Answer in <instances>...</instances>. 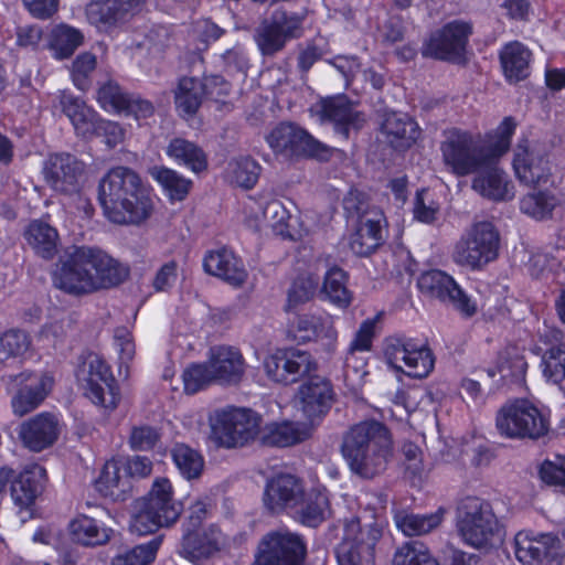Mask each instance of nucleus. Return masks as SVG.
<instances>
[{
	"label": "nucleus",
	"instance_id": "obj_1",
	"mask_svg": "<svg viewBox=\"0 0 565 565\" xmlns=\"http://www.w3.org/2000/svg\"><path fill=\"white\" fill-rule=\"evenodd\" d=\"M127 269L99 248L81 246L70 250L53 274L55 287L83 295L114 287L127 276Z\"/></svg>",
	"mask_w": 565,
	"mask_h": 565
},
{
	"label": "nucleus",
	"instance_id": "obj_2",
	"mask_svg": "<svg viewBox=\"0 0 565 565\" xmlns=\"http://www.w3.org/2000/svg\"><path fill=\"white\" fill-rule=\"evenodd\" d=\"M98 199L106 217L118 224L142 222L153 209L151 193L134 171L124 167L110 170L100 180Z\"/></svg>",
	"mask_w": 565,
	"mask_h": 565
},
{
	"label": "nucleus",
	"instance_id": "obj_3",
	"mask_svg": "<svg viewBox=\"0 0 565 565\" xmlns=\"http://www.w3.org/2000/svg\"><path fill=\"white\" fill-rule=\"evenodd\" d=\"M342 454L353 473L372 479L386 470L393 456L392 436L380 422H361L345 434Z\"/></svg>",
	"mask_w": 565,
	"mask_h": 565
},
{
	"label": "nucleus",
	"instance_id": "obj_4",
	"mask_svg": "<svg viewBox=\"0 0 565 565\" xmlns=\"http://www.w3.org/2000/svg\"><path fill=\"white\" fill-rule=\"evenodd\" d=\"M175 519L173 483L167 478L158 477L148 493L134 501L129 530L137 535H148L169 526Z\"/></svg>",
	"mask_w": 565,
	"mask_h": 565
},
{
	"label": "nucleus",
	"instance_id": "obj_5",
	"mask_svg": "<svg viewBox=\"0 0 565 565\" xmlns=\"http://www.w3.org/2000/svg\"><path fill=\"white\" fill-rule=\"evenodd\" d=\"M75 379L83 395L99 411L110 414L118 407L120 387L102 355L94 352L83 355L75 369Z\"/></svg>",
	"mask_w": 565,
	"mask_h": 565
},
{
	"label": "nucleus",
	"instance_id": "obj_6",
	"mask_svg": "<svg viewBox=\"0 0 565 565\" xmlns=\"http://www.w3.org/2000/svg\"><path fill=\"white\" fill-rule=\"evenodd\" d=\"M457 530L469 546L489 548L502 540V526L489 502L477 497L465 498L457 508Z\"/></svg>",
	"mask_w": 565,
	"mask_h": 565
},
{
	"label": "nucleus",
	"instance_id": "obj_7",
	"mask_svg": "<svg viewBox=\"0 0 565 565\" xmlns=\"http://www.w3.org/2000/svg\"><path fill=\"white\" fill-rule=\"evenodd\" d=\"M500 235L490 222L475 223L456 243L452 259L472 270L482 269L499 255Z\"/></svg>",
	"mask_w": 565,
	"mask_h": 565
},
{
	"label": "nucleus",
	"instance_id": "obj_8",
	"mask_svg": "<svg viewBox=\"0 0 565 565\" xmlns=\"http://www.w3.org/2000/svg\"><path fill=\"white\" fill-rule=\"evenodd\" d=\"M440 152L446 169L457 177L468 175L491 164L483 146H479L470 132L460 129L445 132Z\"/></svg>",
	"mask_w": 565,
	"mask_h": 565
},
{
	"label": "nucleus",
	"instance_id": "obj_9",
	"mask_svg": "<svg viewBox=\"0 0 565 565\" xmlns=\"http://www.w3.org/2000/svg\"><path fill=\"white\" fill-rule=\"evenodd\" d=\"M495 427L507 438L537 439L548 431V420L531 402L515 399L498 411Z\"/></svg>",
	"mask_w": 565,
	"mask_h": 565
},
{
	"label": "nucleus",
	"instance_id": "obj_10",
	"mask_svg": "<svg viewBox=\"0 0 565 565\" xmlns=\"http://www.w3.org/2000/svg\"><path fill=\"white\" fill-rule=\"evenodd\" d=\"M260 417L243 407L216 411L211 424L215 440L226 448L246 445L258 435Z\"/></svg>",
	"mask_w": 565,
	"mask_h": 565
},
{
	"label": "nucleus",
	"instance_id": "obj_11",
	"mask_svg": "<svg viewBox=\"0 0 565 565\" xmlns=\"http://www.w3.org/2000/svg\"><path fill=\"white\" fill-rule=\"evenodd\" d=\"M317 367L318 364L312 354L297 348L276 349L263 361L267 379L285 386L298 383L315 372Z\"/></svg>",
	"mask_w": 565,
	"mask_h": 565
},
{
	"label": "nucleus",
	"instance_id": "obj_12",
	"mask_svg": "<svg viewBox=\"0 0 565 565\" xmlns=\"http://www.w3.org/2000/svg\"><path fill=\"white\" fill-rule=\"evenodd\" d=\"M384 358L395 371H401L409 377H426L434 367L430 350L411 339L388 338L384 343Z\"/></svg>",
	"mask_w": 565,
	"mask_h": 565
},
{
	"label": "nucleus",
	"instance_id": "obj_13",
	"mask_svg": "<svg viewBox=\"0 0 565 565\" xmlns=\"http://www.w3.org/2000/svg\"><path fill=\"white\" fill-rule=\"evenodd\" d=\"M306 552L299 534L280 529L262 537L253 565H301Z\"/></svg>",
	"mask_w": 565,
	"mask_h": 565
},
{
	"label": "nucleus",
	"instance_id": "obj_14",
	"mask_svg": "<svg viewBox=\"0 0 565 565\" xmlns=\"http://www.w3.org/2000/svg\"><path fill=\"white\" fill-rule=\"evenodd\" d=\"M514 554L523 565H565V537L553 533L520 531L514 537Z\"/></svg>",
	"mask_w": 565,
	"mask_h": 565
},
{
	"label": "nucleus",
	"instance_id": "obj_15",
	"mask_svg": "<svg viewBox=\"0 0 565 565\" xmlns=\"http://www.w3.org/2000/svg\"><path fill=\"white\" fill-rule=\"evenodd\" d=\"M287 338L299 344L320 343L328 352H333L338 343L334 317L326 312H306L289 319Z\"/></svg>",
	"mask_w": 565,
	"mask_h": 565
},
{
	"label": "nucleus",
	"instance_id": "obj_16",
	"mask_svg": "<svg viewBox=\"0 0 565 565\" xmlns=\"http://www.w3.org/2000/svg\"><path fill=\"white\" fill-rule=\"evenodd\" d=\"M380 532L371 526L362 527L355 518L344 524L342 541L337 547L339 565H374V546Z\"/></svg>",
	"mask_w": 565,
	"mask_h": 565
},
{
	"label": "nucleus",
	"instance_id": "obj_17",
	"mask_svg": "<svg viewBox=\"0 0 565 565\" xmlns=\"http://www.w3.org/2000/svg\"><path fill=\"white\" fill-rule=\"evenodd\" d=\"M417 285L425 296L452 306L462 315L472 316L477 311L476 302L461 289L452 276L443 270L431 269L423 273Z\"/></svg>",
	"mask_w": 565,
	"mask_h": 565
},
{
	"label": "nucleus",
	"instance_id": "obj_18",
	"mask_svg": "<svg viewBox=\"0 0 565 565\" xmlns=\"http://www.w3.org/2000/svg\"><path fill=\"white\" fill-rule=\"evenodd\" d=\"M470 34V24L450 22L429 35L422 47V54L437 60L460 62Z\"/></svg>",
	"mask_w": 565,
	"mask_h": 565
},
{
	"label": "nucleus",
	"instance_id": "obj_19",
	"mask_svg": "<svg viewBox=\"0 0 565 565\" xmlns=\"http://www.w3.org/2000/svg\"><path fill=\"white\" fill-rule=\"evenodd\" d=\"M310 111L321 122L332 124L335 134L344 140L365 121L364 115L344 95L322 98L311 106Z\"/></svg>",
	"mask_w": 565,
	"mask_h": 565
},
{
	"label": "nucleus",
	"instance_id": "obj_20",
	"mask_svg": "<svg viewBox=\"0 0 565 565\" xmlns=\"http://www.w3.org/2000/svg\"><path fill=\"white\" fill-rule=\"evenodd\" d=\"M269 147L285 156H310L323 158L328 148L302 128L294 124H280L266 138Z\"/></svg>",
	"mask_w": 565,
	"mask_h": 565
},
{
	"label": "nucleus",
	"instance_id": "obj_21",
	"mask_svg": "<svg viewBox=\"0 0 565 565\" xmlns=\"http://www.w3.org/2000/svg\"><path fill=\"white\" fill-rule=\"evenodd\" d=\"M513 169L520 182L529 186L545 184L551 177V166L546 153L527 140H522L516 145Z\"/></svg>",
	"mask_w": 565,
	"mask_h": 565
},
{
	"label": "nucleus",
	"instance_id": "obj_22",
	"mask_svg": "<svg viewBox=\"0 0 565 565\" xmlns=\"http://www.w3.org/2000/svg\"><path fill=\"white\" fill-rule=\"evenodd\" d=\"M45 478L46 471L42 466L29 463L13 480L11 498L22 522L33 515L35 500L43 491Z\"/></svg>",
	"mask_w": 565,
	"mask_h": 565
},
{
	"label": "nucleus",
	"instance_id": "obj_23",
	"mask_svg": "<svg viewBox=\"0 0 565 565\" xmlns=\"http://www.w3.org/2000/svg\"><path fill=\"white\" fill-rule=\"evenodd\" d=\"M14 381L19 387L11 398V407L18 416H24L39 407L54 385L53 376L47 373H21Z\"/></svg>",
	"mask_w": 565,
	"mask_h": 565
},
{
	"label": "nucleus",
	"instance_id": "obj_24",
	"mask_svg": "<svg viewBox=\"0 0 565 565\" xmlns=\"http://www.w3.org/2000/svg\"><path fill=\"white\" fill-rule=\"evenodd\" d=\"M83 171V164L75 157L66 153L51 156L43 168L46 182L55 191L66 194L79 193Z\"/></svg>",
	"mask_w": 565,
	"mask_h": 565
},
{
	"label": "nucleus",
	"instance_id": "obj_25",
	"mask_svg": "<svg viewBox=\"0 0 565 565\" xmlns=\"http://www.w3.org/2000/svg\"><path fill=\"white\" fill-rule=\"evenodd\" d=\"M145 0H92L86 7L88 22L100 31L125 22L138 12Z\"/></svg>",
	"mask_w": 565,
	"mask_h": 565
},
{
	"label": "nucleus",
	"instance_id": "obj_26",
	"mask_svg": "<svg viewBox=\"0 0 565 565\" xmlns=\"http://www.w3.org/2000/svg\"><path fill=\"white\" fill-rule=\"evenodd\" d=\"M62 430L61 419L51 413H41L23 422L19 427V438L31 451H42L51 447Z\"/></svg>",
	"mask_w": 565,
	"mask_h": 565
},
{
	"label": "nucleus",
	"instance_id": "obj_27",
	"mask_svg": "<svg viewBox=\"0 0 565 565\" xmlns=\"http://www.w3.org/2000/svg\"><path fill=\"white\" fill-rule=\"evenodd\" d=\"M206 363L218 384L236 385L245 374L246 363L242 352L231 345H217L210 349Z\"/></svg>",
	"mask_w": 565,
	"mask_h": 565
},
{
	"label": "nucleus",
	"instance_id": "obj_28",
	"mask_svg": "<svg viewBox=\"0 0 565 565\" xmlns=\"http://www.w3.org/2000/svg\"><path fill=\"white\" fill-rule=\"evenodd\" d=\"M332 398L331 383L320 376L310 377L299 386L297 393L298 407L309 420L323 416L330 409Z\"/></svg>",
	"mask_w": 565,
	"mask_h": 565
},
{
	"label": "nucleus",
	"instance_id": "obj_29",
	"mask_svg": "<svg viewBox=\"0 0 565 565\" xmlns=\"http://www.w3.org/2000/svg\"><path fill=\"white\" fill-rule=\"evenodd\" d=\"M303 497L301 481L292 475L280 473L267 481L264 504L271 512H280L296 505Z\"/></svg>",
	"mask_w": 565,
	"mask_h": 565
},
{
	"label": "nucleus",
	"instance_id": "obj_30",
	"mask_svg": "<svg viewBox=\"0 0 565 565\" xmlns=\"http://www.w3.org/2000/svg\"><path fill=\"white\" fill-rule=\"evenodd\" d=\"M60 106L71 120L77 136L90 139L95 135L100 117L86 103L71 93H60Z\"/></svg>",
	"mask_w": 565,
	"mask_h": 565
},
{
	"label": "nucleus",
	"instance_id": "obj_31",
	"mask_svg": "<svg viewBox=\"0 0 565 565\" xmlns=\"http://www.w3.org/2000/svg\"><path fill=\"white\" fill-rule=\"evenodd\" d=\"M203 266L206 273L234 287L242 286L247 278V271L242 260L225 248L210 252L204 258Z\"/></svg>",
	"mask_w": 565,
	"mask_h": 565
},
{
	"label": "nucleus",
	"instance_id": "obj_32",
	"mask_svg": "<svg viewBox=\"0 0 565 565\" xmlns=\"http://www.w3.org/2000/svg\"><path fill=\"white\" fill-rule=\"evenodd\" d=\"M478 173L472 180V189L481 196L493 201H508L514 198V185L508 174L494 163Z\"/></svg>",
	"mask_w": 565,
	"mask_h": 565
},
{
	"label": "nucleus",
	"instance_id": "obj_33",
	"mask_svg": "<svg viewBox=\"0 0 565 565\" xmlns=\"http://www.w3.org/2000/svg\"><path fill=\"white\" fill-rule=\"evenodd\" d=\"M382 132L386 141L396 150L411 148L419 138L418 125L407 115L390 113L382 122Z\"/></svg>",
	"mask_w": 565,
	"mask_h": 565
},
{
	"label": "nucleus",
	"instance_id": "obj_34",
	"mask_svg": "<svg viewBox=\"0 0 565 565\" xmlns=\"http://www.w3.org/2000/svg\"><path fill=\"white\" fill-rule=\"evenodd\" d=\"M381 216L363 215L359 220L356 231L350 238V248L358 256H367L383 242Z\"/></svg>",
	"mask_w": 565,
	"mask_h": 565
},
{
	"label": "nucleus",
	"instance_id": "obj_35",
	"mask_svg": "<svg viewBox=\"0 0 565 565\" xmlns=\"http://www.w3.org/2000/svg\"><path fill=\"white\" fill-rule=\"evenodd\" d=\"M72 540L84 546H97L107 543L111 530L103 522L86 514H77L68 523Z\"/></svg>",
	"mask_w": 565,
	"mask_h": 565
},
{
	"label": "nucleus",
	"instance_id": "obj_36",
	"mask_svg": "<svg viewBox=\"0 0 565 565\" xmlns=\"http://www.w3.org/2000/svg\"><path fill=\"white\" fill-rule=\"evenodd\" d=\"M216 85H220V94H228L230 84L221 77H213L205 84L194 77H183L179 81V107L188 115L194 114L201 105L205 89Z\"/></svg>",
	"mask_w": 565,
	"mask_h": 565
},
{
	"label": "nucleus",
	"instance_id": "obj_37",
	"mask_svg": "<svg viewBox=\"0 0 565 565\" xmlns=\"http://www.w3.org/2000/svg\"><path fill=\"white\" fill-rule=\"evenodd\" d=\"M221 532L211 525L200 531H189L183 539V556L192 562L210 557L218 551Z\"/></svg>",
	"mask_w": 565,
	"mask_h": 565
},
{
	"label": "nucleus",
	"instance_id": "obj_38",
	"mask_svg": "<svg viewBox=\"0 0 565 565\" xmlns=\"http://www.w3.org/2000/svg\"><path fill=\"white\" fill-rule=\"evenodd\" d=\"M24 238L32 250L44 259H52L57 253L58 233L47 223L31 222L24 231Z\"/></svg>",
	"mask_w": 565,
	"mask_h": 565
},
{
	"label": "nucleus",
	"instance_id": "obj_39",
	"mask_svg": "<svg viewBox=\"0 0 565 565\" xmlns=\"http://www.w3.org/2000/svg\"><path fill=\"white\" fill-rule=\"evenodd\" d=\"M331 515L329 493L326 489L309 491L299 509L297 520L303 525L316 527Z\"/></svg>",
	"mask_w": 565,
	"mask_h": 565
},
{
	"label": "nucleus",
	"instance_id": "obj_40",
	"mask_svg": "<svg viewBox=\"0 0 565 565\" xmlns=\"http://www.w3.org/2000/svg\"><path fill=\"white\" fill-rule=\"evenodd\" d=\"M445 513L446 510L444 508H439L429 514H416L402 510L395 513L394 522L397 529L406 536L424 535L441 524Z\"/></svg>",
	"mask_w": 565,
	"mask_h": 565
},
{
	"label": "nucleus",
	"instance_id": "obj_41",
	"mask_svg": "<svg viewBox=\"0 0 565 565\" xmlns=\"http://www.w3.org/2000/svg\"><path fill=\"white\" fill-rule=\"evenodd\" d=\"M500 61L505 77L519 82L529 75L531 52L521 42H511L501 50Z\"/></svg>",
	"mask_w": 565,
	"mask_h": 565
},
{
	"label": "nucleus",
	"instance_id": "obj_42",
	"mask_svg": "<svg viewBox=\"0 0 565 565\" xmlns=\"http://www.w3.org/2000/svg\"><path fill=\"white\" fill-rule=\"evenodd\" d=\"M122 457L108 460L97 481L98 490L106 497L119 498L130 484L128 472L125 469Z\"/></svg>",
	"mask_w": 565,
	"mask_h": 565
},
{
	"label": "nucleus",
	"instance_id": "obj_43",
	"mask_svg": "<svg viewBox=\"0 0 565 565\" xmlns=\"http://www.w3.org/2000/svg\"><path fill=\"white\" fill-rule=\"evenodd\" d=\"M81 30L65 23L55 25L49 36V49L56 60L68 58L83 44Z\"/></svg>",
	"mask_w": 565,
	"mask_h": 565
},
{
	"label": "nucleus",
	"instance_id": "obj_44",
	"mask_svg": "<svg viewBox=\"0 0 565 565\" xmlns=\"http://www.w3.org/2000/svg\"><path fill=\"white\" fill-rule=\"evenodd\" d=\"M520 209L529 216L542 221L554 217L562 211L561 201L550 192L530 193L522 198Z\"/></svg>",
	"mask_w": 565,
	"mask_h": 565
},
{
	"label": "nucleus",
	"instance_id": "obj_45",
	"mask_svg": "<svg viewBox=\"0 0 565 565\" xmlns=\"http://www.w3.org/2000/svg\"><path fill=\"white\" fill-rule=\"evenodd\" d=\"M348 277L344 270L334 266L327 270L321 292L338 308H348L352 302V294L347 287Z\"/></svg>",
	"mask_w": 565,
	"mask_h": 565
},
{
	"label": "nucleus",
	"instance_id": "obj_46",
	"mask_svg": "<svg viewBox=\"0 0 565 565\" xmlns=\"http://www.w3.org/2000/svg\"><path fill=\"white\" fill-rule=\"evenodd\" d=\"M260 166L249 157H242L228 162L226 179L243 189H252L258 181Z\"/></svg>",
	"mask_w": 565,
	"mask_h": 565
},
{
	"label": "nucleus",
	"instance_id": "obj_47",
	"mask_svg": "<svg viewBox=\"0 0 565 565\" xmlns=\"http://www.w3.org/2000/svg\"><path fill=\"white\" fill-rule=\"evenodd\" d=\"M515 128V120L512 117H505L494 134L488 136V143L483 148L491 164L508 152Z\"/></svg>",
	"mask_w": 565,
	"mask_h": 565
},
{
	"label": "nucleus",
	"instance_id": "obj_48",
	"mask_svg": "<svg viewBox=\"0 0 565 565\" xmlns=\"http://www.w3.org/2000/svg\"><path fill=\"white\" fill-rule=\"evenodd\" d=\"M394 565H438L424 543L407 542L394 554Z\"/></svg>",
	"mask_w": 565,
	"mask_h": 565
},
{
	"label": "nucleus",
	"instance_id": "obj_49",
	"mask_svg": "<svg viewBox=\"0 0 565 565\" xmlns=\"http://www.w3.org/2000/svg\"><path fill=\"white\" fill-rule=\"evenodd\" d=\"M542 372L546 380L559 383L565 379V344L552 345L542 356Z\"/></svg>",
	"mask_w": 565,
	"mask_h": 565
},
{
	"label": "nucleus",
	"instance_id": "obj_50",
	"mask_svg": "<svg viewBox=\"0 0 565 565\" xmlns=\"http://www.w3.org/2000/svg\"><path fill=\"white\" fill-rule=\"evenodd\" d=\"M255 41L264 55H274L287 43L271 19L264 21L256 31Z\"/></svg>",
	"mask_w": 565,
	"mask_h": 565
},
{
	"label": "nucleus",
	"instance_id": "obj_51",
	"mask_svg": "<svg viewBox=\"0 0 565 565\" xmlns=\"http://www.w3.org/2000/svg\"><path fill=\"white\" fill-rule=\"evenodd\" d=\"M129 95L125 94L114 82L104 84L97 93L99 106L107 113L122 115L127 110Z\"/></svg>",
	"mask_w": 565,
	"mask_h": 565
},
{
	"label": "nucleus",
	"instance_id": "obj_52",
	"mask_svg": "<svg viewBox=\"0 0 565 565\" xmlns=\"http://www.w3.org/2000/svg\"><path fill=\"white\" fill-rule=\"evenodd\" d=\"M184 393L192 395L216 383L206 363H194L188 366L182 374Z\"/></svg>",
	"mask_w": 565,
	"mask_h": 565
},
{
	"label": "nucleus",
	"instance_id": "obj_53",
	"mask_svg": "<svg viewBox=\"0 0 565 565\" xmlns=\"http://www.w3.org/2000/svg\"><path fill=\"white\" fill-rule=\"evenodd\" d=\"M319 281V276L311 273L297 277L288 292L289 306H297L309 301L315 296Z\"/></svg>",
	"mask_w": 565,
	"mask_h": 565
},
{
	"label": "nucleus",
	"instance_id": "obj_54",
	"mask_svg": "<svg viewBox=\"0 0 565 565\" xmlns=\"http://www.w3.org/2000/svg\"><path fill=\"white\" fill-rule=\"evenodd\" d=\"M203 469L204 459L202 455L186 445H179V475L191 481L200 478Z\"/></svg>",
	"mask_w": 565,
	"mask_h": 565
},
{
	"label": "nucleus",
	"instance_id": "obj_55",
	"mask_svg": "<svg viewBox=\"0 0 565 565\" xmlns=\"http://www.w3.org/2000/svg\"><path fill=\"white\" fill-rule=\"evenodd\" d=\"M308 436L305 428L295 423H282L270 429L268 441L278 447H288L302 441Z\"/></svg>",
	"mask_w": 565,
	"mask_h": 565
},
{
	"label": "nucleus",
	"instance_id": "obj_56",
	"mask_svg": "<svg viewBox=\"0 0 565 565\" xmlns=\"http://www.w3.org/2000/svg\"><path fill=\"white\" fill-rule=\"evenodd\" d=\"M161 539L156 537L140 544L117 558L118 565H149L156 558Z\"/></svg>",
	"mask_w": 565,
	"mask_h": 565
},
{
	"label": "nucleus",
	"instance_id": "obj_57",
	"mask_svg": "<svg viewBox=\"0 0 565 565\" xmlns=\"http://www.w3.org/2000/svg\"><path fill=\"white\" fill-rule=\"evenodd\" d=\"M380 316L364 320L356 330L349 348L347 360L353 356L356 352H369L372 349L373 339L375 335V327Z\"/></svg>",
	"mask_w": 565,
	"mask_h": 565
},
{
	"label": "nucleus",
	"instance_id": "obj_58",
	"mask_svg": "<svg viewBox=\"0 0 565 565\" xmlns=\"http://www.w3.org/2000/svg\"><path fill=\"white\" fill-rule=\"evenodd\" d=\"M30 345L28 335L18 330H11L0 335V361L24 353Z\"/></svg>",
	"mask_w": 565,
	"mask_h": 565
},
{
	"label": "nucleus",
	"instance_id": "obj_59",
	"mask_svg": "<svg viewBox=\"0 0 565 565\" xmlns=\"http://www.w3.org/2000/svg\"><path fill=\"white\" fill-rule=\"evenodd\" d=\"M270 19L287 41L300 38L303 33V15L277 10Z\"/></svg>",
	"mask_w": 565,
	"mask_h": 565
},
{
	"label": "nucleus",
	"instance_id": "obj_60",
	"mask_svg": "<svg viewBox=\"0 0 565 565\" xmlns=\"http://www.w3.org/2000/svg\"><path fill=\"white\" fill-rule=\"evenodd\" d=\"M180 163L194 173H199L207 167L206 156L196 145L179 139V164Z\"/></svg>",
	"mask_w": 565,
	"mask_h": 565
},
{
	"label": "nucleus",
	"instance_id": "obj_61",
	"mask_svg": "<svg viewBox=\"0 0 565 565\" xmlns=\"http://www.w3.org/2000/svg\"><path fill=\"white\" fill-rule=\"evenodd\" d=\"M439 213V204L427 190L418 191L414 201V216L423 223H433Z\"/></svg>",
	"mask_w": 565,
	"mask_h": 565
},
{
	"label": "nucleus",
	"instance_id": "obj_62",
	"mask_svg": "<svg viewBox=\"0 0 565 565\" xmlns=\"http://www.w3.org/2000/svg\"><path fill=\"white\" fill-rule=\"evenodd\" d=\"M96 67V57L90 53L79 54L72 65V78L74 85L82 90H85L88 86L87 76Z\"/></svg>",
	"mask_w": 565,
	"mask_h": 565
},
{
	"label": "nucleus",
	"instance_id": "obj_63",
	"mask_svg": "<svg viewBox=\"0 0 565 565\" xmlns=\"http://www.w3.org/2000/svg\"><path fill=\"white\" fill-rule=\"evenodd\" d=\"M402 456L406 472L412 478H420L425 471L423 451L420 448L411 441L404 443L402 446Z\"/></svg>",
	"mask_w": 565,
	"mask_h": 565
},
{
	"label": "nucleus",
	"instance_id": "obj_64",
	"mask_svg": "<svg viewBox=\"0 0 565 565\" xmlns=\"http://www.w3.org/2000/svg\"><path fill=\"white\" fill-rule=\"evenodd\" d=\"M540 477L546 484L565 487V457L544 460L540 467Z\"/></svg>",
	"mask_w": 565,
	"mask_h": 565
}]
</instances>
